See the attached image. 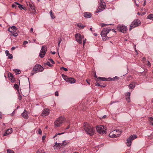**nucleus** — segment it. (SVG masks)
<instances>
[{
  "label": "nucleus",
  "mask_w": 153,
  "mask_h": 153,
  "mask_svg": "<svg viewBox=\"0 0 153 153\" xmlns=\"http://www.w3.org/2000/svg\"><path fill=\"white\" fill-rule=\"evenodd\" d=\"M84 130L87 134L91 136L94 134L95 129L87 123H85L83 125Z\"/></svg>",
  "instance_id": "1"
},
{
  "label": "nucleus",
  "mask_w": 153,
  "mask_h": 153,
  "mask_svg": "<svg viewBox=\"0 0 153 153\" xmlns=\"http://www.w3.org/2000/svg\"><path fill=\"white\" fill-rule=\"evenodd\" d=\"M109 136L111 137L115 138L117 137V136L115 135V134H114L113 133H111L109 134Z\"/></svg>",
  "instance_id": "26"
},
{
  "label": "nucleus",
  "mask_w": 153,
  "mask_h": 153,
  "mask_svg": "<svg viewBox=\"0 0 153 153\" xmlns=\"http://www.w3.org/2000/svg\"><path fill=\"white\" fill-rule=\"evenodd\" d=\"M117 30L120 32L126 33L127 28L126 26L125 25H120L117 27Z\"/></svg>",
  "instance_id": "10"
},
{
  "label": "nucleus",
  "mask_w": 153,
  "mask_h": 153,
  "mask_svg": "<svg viewBox=\"0 0 153 153\" xmlns=\"http://www.w3.org/2000/svg\"><path fill=\"white\" fill-rule=\"evenodd\" d=\"M62 76L64 79L67 82L71 84L74 83L76 82V80L73 78L68 77L67 76L63 74H62Z\"/></svg>",
  "instance_id": "5"
},
{
  "label": "nucleus",
  "mask_w": 153,
  "mask_h": 153,
  "mask_svg": "<svg viewBox=\"0 0 153 153\" xmlns=\"http://www.w3.org/2000/svg\"><path fill=\"white\" fill-rule=\"evenodd\" d=\"M49 61L51 62V63L53 64H55V62H54L53 61V60L52 59H49Z\"/></svg>",
  "instance_id": "42"
},
{
  "label": "nucleus",
  "mask_w": 153,
  "mask_h": 153,
  "mask_svg": "<svg viewBox=\"0 0 153 153\" xmlns=\"http://www.w3.org/2000/svg\"><path fill=\"white\" fill-rule=\"evenodd\" d=\"M86 42V39L83 40V46H84V44Z\"/></svg>",
  "instance_id": "52"
},
{
  "label": "nucleus",
  "mask_w": 153,
  "mask_h": 153,
  "mask_svg": "<svg viewBox=\"0 0 153 153\" xmlns=\"http://www.w3.org/2000/svg\"><path fill=\"white\" fill-rule=\"evenodd\" d=\"M8 76L9 78H10V79L12 81H14L15 79L13 74L12 73H10L9 74H8Z\"/></svg>",
  "instance_id": "22"
},
{
  "label": "nucleus",
  "mask_w": 153,
  "mask_h": 153,
  "mask_svg": "<svg viewBox=\"0 0 153 153\" xmlns=\"http://www.w3.org/2000/svg\"><path fill=\"white\" fill-rule=\"evenodd\" d=\"M12 132V128L8 129L7 131L5 132V133L3 134V136H7L9 135L10 134H11Z\"/></svg>",
  "instance_id": "17"
},
{
  "label": "nucleus",
  "mask_w": 153,
  "mask_h": 153,
  "mask_svg": "<svg viewBox=\"0 0 153 153\" xmlns=\"http://www.w3.org/2000/svg\"><path fill=\"white\" fill-rule=\"evenodd\" d=\"M15 31H14V32L11 33L12 35L14 36H16L18 35V33L17 32H15Z\"/></svg>",
  "instance_id": "33"
},
{
  "label": "nucleus",
  "mask_w": 153,
  "mask_h": 153,
  "mask_svg": "<svg viewBox=\"0 0 153 153\" xmlns=\"http://www.w3.org/2000/svg\"><path fill=\"white\" fill-rule=\"evenodd\" d=\"M55 95L56 96H59L58 92L57 91H56L55 92Z\"/></svg>",
  "instance_id": "46"
},
{
  "label": "nucleus",
  "mask_w": 153,
  "mask_h": 153,
  "mask_svg": "<svg viewBox=\"0 0 153 153\" xmlns=\"http://www.w3.org/2000/svg\"><path fill=\"white\" fill-rule=\"evenodd\" d=\"M84 16L86 18H90L91 17V14L89 12H85L84 14Z\"/></svg>",
  "instance_id": "19"
},
{
  "label": "nucleus",
  "mask_w": 153,
  "mask_h": 153,
  "mask_svg": "<svg viewBox=\"0 0 153 153\" xmlns=\"http://www.w3.org/2000/svg\"><path fill=\"white\" fill-rule=\"evenodd\" d=\"M149 123L153 126V117H150L149 118Z\"/></svg>",
  "instance_id": "23"
},
{
  "label": "nucleus",
  "mask_w": 153,
  "mask_h": 153,
  "mask_svg": "<svg viewBox=\"0 0 153 153\" xmlns=\"http://www.w3.org/2000/svg\"><path fill=\"white\" fill-rule=\"evenodd\" d=\"M106 7V4L105 2L100 3V5L97 10L96 11V13H99L102 11Z\"/></svg>",
  "instance_id": "8"
},
{
  "label": "nucleus",
  "mask_w": 153,
  "mask_h": 153,
  "mask_svg": "<svg viewBox=\"0 0 153 153\" xmlns=\"http://www.w3.org/2000/svg\"><path fill=\"white\" fill-rule=\"evenodd\" d=\"M50 15L51 16V18L52 19H54L55 18V16L53 14V13L52 10H51L50 12Z\"/></svg>",
  "instance_id": "28"
},
{
  "label": "nucleus",
  "mask_w": 153,
  "mask_h": 153,
  "mask_svg": "<svg viewBox=\"0 0 153 153\" xmlns=\"http://www.w3.org/2000/svg\"><path fill=\"white\" fill-rule=\"evenodd\" d=\"M146 1H144V3L143 4V6H145V5L146 4Z\"/></svg>",
  "instance_id": "57"
},
{
  "label": "nucleus",
  "mask_w": 153,
  "mask_h": 153,
  "mask_svg": "<svg viewBox=\"0 0 153 153\" xmlns=\"http://www.w3.org/2000/svg\"><path fill=\"white\" fill-rule=\"evenodd\" d=\"M118 77L117 76H116L114 77L113 78H106L105 77H98L97 78L99 80H100V81H109L110 80L111 81H114V80L115 79H118Z\"/></svg>",
  "instance_id": "11"
},
{
  "label": "nucleus",
  "mask_w": 153,
  "mask_h": 153,
  "mask_svg": "<svg viewBox=\"0 0 153 153\" xmlns=\"http://www.w3.org/2000/svg\"><path fill=\"white\" fill-rule=\"evenodd\" d=\"M140 24V21L139 19H135L130 25L129 30H131L132 28L139 26Z\"/></svg>",
  "instance_id": "4"
},
{
  "label": "nucleus",
  "mask_w": 153,
  "mask_h": 153,
  "mask_svg": "<svg viewBox=\"0 0 153 153\" xmlns=\"http://www.w3.org/2000/svg\"><path fill=\"white\" fill-rule=\"evenodd\" d=\"M77 26L81 29L84 28L85 27V26L81 24H78Z\"/></svg>",
  "instance_id": "29"
},
{
  "label": "nucleus",
  "mask_w": 153,
  "mask_h": 153,
  "mask_svg": "<svg viewBox=\"0 0 153 153\" xmlns=\"http://www.w3.org/2000/svg\"><path fill=\"white\" fill-rule=\"evenodd\" d=\"M8 56V58L10 59H12L13 58V55L12 54H9Z\"/></svg>",
  "instance_id": "38"
},
{
  "label": "nucleus",
  "mask_w": 153,
  "mask_h": 153,
  "mask_svg": "<svg viewBox=\"0 0 153 153\" xmlns=\"http://www.w3.org/2000/svg\"><path fill=\"white\" fill-rule=\"evenodd\" d=\"M64 132H63V133H56L55 134V135L53 136V138H54L56 137L58 135L63 134H64Z\"/></svg>",
  "instance_id": "35"
},
{
  "label": "nucleus",
  "mask_w": 153,
  "mask_h": 153,
  "mask_svg": "<svg viewBox=\"0 0 153 153\" xmlns=\"http://www.w3.org/2000/svg\"><path fill=\"white\" fill-rule=\"evenodd\" d=\"M148 65L149 66H150L151 65L150 63V62L148 60Z\"/></svg>",
  "instance_id": "53"
},
{
  "label": "nucleus",
  "mask_w": 153,
  "mask_h": 153,
  "mask_svg": "<svg viewBox=\"0 0 153 153\" xmlns=\"http://www.w3.org/2000/svg\"><path fill=\"white\" fill-rule=\"evenodd\" d=\"M102 2H104L103 0H100V3Z\"/></svg>",
  "instance_id": "63"
},
{
  "label": "nucleus",
  "mask_w": 153,
  "mask_h": 153,
  "mask_svg": "<svg viewBox=\"0 0 153 153\" xmlns=\"http://www.w3.org/2000/svg\"><path fill=\"white\" fill-rule=\"evenodd\" d=\"M16 2H15V4H13L12 5V7H13V8H16V7H17V4H16Z\"/></svg>",
  "instance_id": "41"
},
{
  "label": "nucleus",
  "mask_w": 153,
  "mask_h": 153,
  "mask_svg": "<svg viewBox=\"0 0 153 153\" xmlns=\"http://www.w3.org/2000/svg\"><path fill=\"white\" fill-rule=\"evenodd\" d=\"M49 114V110L47 108H45L43 110L41 115L43 116H45L48 115Z\"/></svg>",
  "instance_id": "14"
},
{
  "label": "nucleus",
  "mask_w": 153,
  "mask_h": 153,
  "mask_svg": "<svg viewBox=\"0 0 153 153\" xmlns=\"http://www.w3.org/2000/svg\"><path fill=\"white\" fill-rule=\"evenodd\" d=\"M96 129L98 133L100 134H103L106 132V129L105 130L104 127L103 125L97 126Z\"/></svg>",
  "instance_id": "9"
},
{
  "label": "nucleus",
  "mask_w": 153,
  "mask_h": 153,
  "mask_svg": "<svg viewBox=\"0 0 153 153\" xmlns=\"http://www.w3.org/2000/svg\"><path fill=\"white\" fill-rule=\"evenodd\" d=\"M16 27L15 26H13L9 28L8 29V30L11 33H13V32H14V31L16 30Z\"/></svg>",
  "instance_id": "18"
},
{
  "label": "nucleus",
  "mask_w": 153,
  "mask_h": 153,
  "mask_svg": "<svg viewBox=\"0 0 153 153\" xmlns=\"http://www.w3.org/2000/svg\"><path fill=\"white\" fill-rule=\"evenodd\" d=\"M58 145L60 147V148L61 147H63V146H64L63 144L62 143H58Z\"/></svg>",
  "instance_id": "39"
},
{
  "label": "nucleus",
  "mask_w": 153,
  "mask_h": 153,
  "mask_svg": "<svg viewBox=\"0 0 153 153\" xmlns=\"http://www.w3.org/2000/svg\"><path fill=\"white\" fill-rule=\"evenodd\" d=\"M44 66H45V65H47L49 67H52L53 66V65L51 64L49 62H47L46 63H44Z\"/></svg>",
  "instance_id": "27"
},
{
  "label": "nucleus",
  "mask_w": 153,
  "mask_h": 153,
  "mask_svg": "<svg viewBox=\"0 0 153 153\" xmlns=\"http://www.w3.org/2000/svg\"><path fill=\"white\" fill-rule=\"evenodd\" d=\"M58 45H59L62 41V39H61V38H59L58 39Z\"/></svg>",
  "instance_id": "44"
},
{
  "label": "nucleus",
  "mask_w": 153,
  "mask_h": 153,
  "mask_svg": "<svg viewBox=\"0 0 153 153\" xmlns=\"http://www.w3.org/2000/svg\"><path fill=\"white\" fill-rule=\"evenodd\" d=\"M116 102V101H115V102H111L110 103V105H111L112 104H113L114 103H115V102Z\"/></svg>",
  "instance_id": "58"
},
{
  "label": "nucleus",
  "mask_w": 153,
  "mask_h": 153,
  "mask_svg": "<svg viewBox=\"0 0 153 153\" xmlns=\"http://www.w3.org/2000/svg\"><path fill=\"white\" fill-rule=\"evenodd\" d=\"M106 115H104V116H103L102 118H106Z\"/></svg>",
  "instance_id": "62"
},
{
  "label": "nucleus",
  "mask_w": 153,
  "mask_h": 153,
  "mask_svg": "<svg viewBox=\"0 0 153 153\" xmlns=\"http://www.w3.org/2000/svg\"><path fill=\"white\" fill-rule=\"evenodd\" d=\"M7 153H15L13 151L10 149H8L7 150Z\"/></svg>",
  "instance_id": "37"
},
{
  "label": "nucleus",
  "mask_w": 153,
  "mask_h": 153,
  "mask_svg": "<svg viewBox=\"0 0 153 153\" xmlns=\"http://www.w3.org/2000/svg\"><path fill=\"white\" fill-rule=\"evenodd\" d=\"M63 144V146H65L68 143V141H66V140H64L62 141V143Z\"/></svg>",
  "instance_id": "34"
},
{
  "label": "nucleus",
  "mask_w": 153,
  "mask_h": 153,
  "mask_svg": "<svg viewBox=\"0 0 153 153\" xmlns=\"http://www.w3.org/2000/svg\"><path fill=\"white\" fill-rule=\"evenodd\" d=\"M89 30L90 31H92V29L91 27H90L89 29Z\"/></svg>",
  "instance_id": "64"
},
{
  "label": "nucleus",
  "mask_w": 153,
  "mask_h": 153,
  "mask_svg": "<svg viewBox=\"0 0 153 153\" xmlns=\"http://www.w3.org/2000/svg\"><path fill=\"white\" fill-rule=\"evenodd\" d=\"M111 30L110 29L104 28L102 30L101 33V34L103 40H106L107 39H108L109 38L111 37L107 36V35L108 33ZM108 36H110L108 35Z\"/></svg>",
  "instance_id": "3"
},
{
  "label": "nucleus",
  "mask_w": 153,
  "mask_h": 153,
  "mask_svg": "<svg viewBox=\"0 0 153 153\" xmlns=\"http://www.w3.org/2000/svg\"><path fill=\"white\" fill-rule=\"evenodd\" d=\"M46 49L41 48L39 54V56L40 57L42 58L44 57L47 51V49Z\"/></svg>",
  "instance_id": "13"
},
{
  "label": "nucleus",
  "mask_w": 153,
  "mask_h": 153,
  "mask_svg": "<svg viewBox=\"0 0 153 153\" xmlns=\"http://www.w3.org/2000/svg\"><path fill=\"white\" fill-rule=\"evenodd\" d=\"M16 4L18 5V7L20 9V10L23 9L25 10H26V8L25 7H24L23 5L19 4L18 2H16Z\"/></svg>",
  "instance_id": "20"
},
{
  "label": "nucleus",
  "mask_w": 153,
  "mask_h": 153,
  "mask_svg": "<svg viewBox=\"0 0 153 153\" xmlns=\"http://www.w3.org/2000/svg\"><path fill=\"white\" fill-rule=\"evenodd\" d=\"M126 100L128 101V102H129L130 100V97L126 96Z\"/></svg>",
  "instance_id": "36"
},
{
  "label": "nucleus",
  "mask_w": 153,
  "mask_h": 153,
  "mask_svg": "<svg viewBox=\"0 0 153 153\" xmlns=\"http://www.w3.org/2000/svg\"><path fill=\"white\" fill-rule=\"evenodd\" d=\"M51 52L53 54H55L56 53V52L55 51H53V52Z\"/></svg>",
  "instance_id": "60"
},
{
  "label": "nucleus",
  "mask_w": 153,
  "mask_h": 153,
  "mask_svg": "<svg viewBox=\"0 0 153 153\" xmlns=\"http://www.w3.org/2000/svg\"><path fill=\"white\" fill-rule=\"evenodd\" d=\"M86 82L89 84V85H90V83L88 81V80H87V79H86Z\"/></svg>",
  "instance_id": "55"
},
{
  "label": "nucleus",
  "mask_w": 153,
  "mask_h": 153,
  "mask_svg": "<svg viewBox=\"0 0 153 153\" xmlns=\"http://www.w3.org/2000/svg\"><path fill=\"white\" fill-rule=\"evenodd\" d=\"M5 53L7 56H8L9 54H10L9 51L7 50L5 51Z\"/></svg>",
  "instance_id": "45"
},
{
  "label": "nucleus",
  "mask_w": 153,
  "mask_h": 153,
  "mask_svg": "<svg viewBox=\"0 0 153 153\" xmlns=\"http://www.w3.org/2000/svg\"><path fill=\"white\" fill-rule=\"evenodd\" d=\"M64 120L65 118L62 116H61L58 118L54 122L55 126L56 127L60 126V125L63 123Z\"/></svg>",
  "instance_id": "6"
},
{
  "label": "nucleus",
  "mask_w": 153,
  "mask_h": 153,
  "mask_svg": "<svg viewBox=\"0 0 153 153\" xmlns=\"http://www.w3.org/2000/svg\"><path fill=\"white\" fill-rule=\"evenodd\" d=\"M106 24L104 23H102L100 24V25L101 27H103Z\"/></svg>",
  "instance_id": "48"
},
{
  "label": "nucleus",
  "mask_w": 153,
  "mask_h": 153,
  "mask_svg": "<svg viewBox=\"0 0 153 153\" xmlns=\"http://www.w3.org/2000/svg\"><path fill=\"white\" fill-rule=\"evenodd\" d=\"M14 87L17 90H19V86L18 84H15L14 85Z\"/></svg>",
  "instance_id": "31"
},
{
  "label": "nucleus",
  "mask_w": 153,
  "mask_h": 153,
  "mask_svg": "<svg viewBox=\"0 0 153 153\" xmlns=\"http://www.w3.org/2000/svg\"><path fill=\"white\" fill-rule=\"evenodd\" d=\"M76 41L79 44H81L82 42V37L81 35L79 33H77L75 35Z\"/></svg>",
  "instance_id": "12"
},
{
  "label": "nucleus",
  "mask_w": 153,
  "mask_h": 153,
  "mask_svg": "<svg viewBox=\"0 0 153 153\" xmlns=\"http://www.w3.org/2000/svg\"><path fill=\"white\" fill-rule=\"evenodd\" d=\"M60 69L62 70L63 69L65 71H68V69L66 68H65V67H62L60 68Z\"/></svg>",
  "instance_id": "40"
},
{
  "label": "nucleus",
  "mask_w": 153,
  "mask_h": 153,
  "mask_svg": "<svg viewBox=\"0 0 153 153\" xmlns=\"http://www.w3.org/2000/svg\"><path fill=\"white\" fill-rule=\"evenodd\" d=\"M111 30V31H112V32H114V33H116V31H115V30H114V29H112V30Z\"/></svg>",
  "instance_id": "59"
},
{
  "label": "nucleus",
  "mask_w": 153,
  "mask_h": 153,
  "mask_svg": "<svg viewBox=\"0 0 153 153\" xmlns=\"http://www.w3.org/2000/svg\"><path fill=\"white\" fill-rule=\"evenodd\" d=\"M136 82H133L130 83L128 86L129 88L130 89L133 88L135 86V84Z\"/></svg>",
  "instance_id": "21"
},
{
  "label": "nucleus",
  "mask_w": 153,
  "mask_h": 153,
  "mask_svg": "<svg viewBox=\"0 0 153 153\" xmlns=\"http://www.w3.org/2000/svg\"><path fill=\"white\" fill-rule=\"evenodd\" d=\"M14 71H15V72L16 73V74H20V73L21 72L20 70L17 69H15L14 70Z\"/></svg>",
  "instance_id": "30"
},
{
  "label": "nucleus",
  "mask_w": 153,
  "mask_h": 153,
  "mask_svg": "<svg viewBox=\"0 0 153 153\" xmlns=\"http://www.w3.org/2000/svg\"><path fill=\"white\" fill-rule=\"evenodd\" d=\"M29 113L25 109L24 110V112L22 113V116L25 119H27L28 118V114Z\"/></svg>",
  "instance_id": "15"
},
{
  "label": "nucleus",
  "mask_w": 153,
  "mask_h": 153,
  "mask_svg": "<svg viewBox=\"0 0 153 153\" xmlns=\"http://www.w3.org/2000/svg\"><path fill=\"white\" fill-rule=\"evenodd\" d=\"M146 19H150L152 20H153V14H150L149 15L147 16Z\"/></svg>",
  "instance_id": "25"
},
{
  "label": "nucleus",
  "mask_w": 153,
  "mask_h": 153,
  "mask_svg": "<svg viewBox=\"0 0 153 153\" xmlns=\"http://www.w3.org/2000/svg\"><path fill=\"white\" fill-rule=\"evenodd\" d=\"M28 43V42L27 41H25L24 42H23V45H26Z\"/></svg>",
  "instance_id": "51"
},
{
  "label": "nucleus",
  "mask_w": 153,
  "mask_h": 153,
  "mask_svg": "<svg viewBox=\"0 0 153 153\" xmlns=\"http://www.w3.org/2000/svg\"><path fill=\"white\" fill-rule=\"evenodd\" d=\"M45 138H46V136H44V135L42 137V140H45Z\"/></svg>",
  "instance_id": "49"
},
{
  "label": "nucleus",
  "mask_w": 153,
  "mask_h": 153,
  "mask_svg": "<svg viewBox=\"0 0 153 153\" xmlns=\"http://www.w3.org/2000/svg\"><path fill=\"white\" fill-rule=\"evenodd\" d=\"M96 84H95V85L96 86H100L101 87H104L106 86V85L105 84H102V83L100 82H100V80L98 79H96Z\"/></svg>",
  "instance_id": "16"
},
{
  "label": "nucleus",
  "mask_w": 153,
  "mask_h": 153,
  "mask_svg": "<svg viewBox=\"0 0 153 153\" xmlns=\"http://www.w3.org/2000/svg\"><path fill=\"white\" fill-rule=\"evenodd\" d=\"M130 94H131V93L130 92H128L127 93V95H126V96H129V97H130Z\"/></svg>",
  "instance_id": "50"
},
{
  "label": "nucleus",
  "mask_w": 153,
  "mask_h": 153,
  "mask_svg": "<svg viewBox=\"0 0 153 153\" xmlns=\"http://www.w3.org/2000/svg\"><path fill=\"white\" fill-rule=\"evenodd\" d=\"M22 97L20 94L18 96V98L19 100H21L22 99Z\"/></svg>",
  "instance_id": "47"
},
{
  "label": "nucleus",
  "mask_w": 153,
  "mask_h": 153,
  "mask_svg": "<svg viewBox=\"0 0 153 153\" xmlns=\"http://www.w3.org/2000/svg\"><path fill=\"white\" fill-rule=\"evenodd\" d=\"M38 133L40 134H42V131L41 130V129L39 128V130H38Z\"/></svg>",
  "instance_id": "43"
},
{
  "label": "nucleus",
  "mask_w": 153,
  "mask_h": 153,
  "mask_svg": "<svg viewBox=\"0 0 153 153\" xmlns=\"http://www.w3.org/2000/svg\"><path fill=\"white\" fill-rule=\"evenodd\" d=\"M137 137V135L134 134L130 136L127 139V145L128 146H131L132 141Z\"/></svg>",
  "instance_id": "7"
},
{
  "label": "nucleus",
  "mask_w": 153,
  "mask_h": 153,
  "mask_svg": "<svg viewBox=\"0 0 153 153\" xmlns=\"http://www.w3.org/2000/svg\"><path fill=\"white\" fill-rule=\"evenodd\" d=\"M44 70L43 67L40 65L36 64L34 67L33 70L31 73V75H33L37 72H39L42 71Z\"/></svg>",
  "instance_id": "2"
},
{
  "label": "nucleus",
  "mask_w": 153,
  "mask_h": 153,
  "mask_svg": "<svg viewBox=\"0 0 153 153\" xmlns=\"http://www.w3.org/2000/svg\"><path fill=\"white\" fill-rule=\"evenodd\" d=\"M29 6L30 7V8L32 10H34L35 9V7L33 5L31 4H30L29 5Z\"/></svg>",
  "instance_id": "32"
},
{
  "label": "nucleus",
  "mask_w": 153,
  "mask_h": 153,
  "mask_svg": "<svg viewBox=\"0 0 153 153\" xmlns=\"http://www.w3.org/2000/svg\"><path fill=\"white\" fill-rule=\"evenodd\" d=\"M70 126L69 125H68V126L67 127L65 128V129H68L70 128Z\"/></svg>",
  "instance_id": "56"
},
{
  "label": "nucleus",
  "mask_w": 153,
  "mask_h": 153,
  "mask_svg": "<svg viewBox=\"0 0 153 153\" xmlns=\"http://www.w3.org/2000/svg\"><path fill=\"white\" fill-rule=\"evenodd\" d=\"M2 115L1 114V113L0 112V118H2Z\"/></svg>",
  "instance_id": "61"
},
{
  "label": "nucleus",
  "mask_w": 153,
  "mask_h": 153,
  "mask_svg": "<svg viewBox=\"0 0 153 153\" xmlns=\"http://www.w3.org/2000/svg\"><path fill=\"white\" fill-rule=\"evenodd\" d=\"M33 29L32 28H31L30 29V32H33Z\"/></svg>",
  "instance_id": "54"
},
{
  "label": "nucleus",
  "mask_w": 153,
  "mask_h": 153,
  "mask_svg": "<svg viewBox=\"0 0 153 153\" xmlns=\"http://www.w3.org/2000/svg\"><path fill=\"white\" fill-rule=\"evenodd\" d=\"M54 147L55 148V149H56L57 150L59 149H60V147L58 145V143H57L56 142L55 145H54Z\"/></svg>",
  "instance_id": "24"
}]
</instances>
